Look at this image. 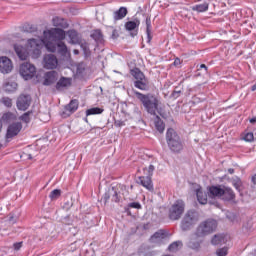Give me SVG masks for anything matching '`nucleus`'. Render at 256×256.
I'll use <instances>...</instances> for the list:
<instances>
[{
  "instance_id": "5fc2aeb1",
  "label": "nucleus",
  "mask_w": 256,
  "mask_h": 256,
  "mask_svg": "<svg viewBox=\"0 0 256 256\" xmlns=\"http://www.w3.org/2000/svg\"><path fill=\"white\" fill-rule=\"evenodd\" d=\"M10 223H15L17 221L13 216L9 218Z\"/></svg>"
},
{
  "instance_id": "8fccbe9b",
  "label": "nucleus",
  "mask_w": 256,
  "mask_h": 256,
  "mask_svg": "<svg viewBox=\"0 0 256 256\" xmlns=\"http://www.w3.org/2000/svg\"><path fill=\"white\" fill-rule=\"evenodd\" d=\"M179 93H181V91H174L172 93V97H175V98L179 97Z\"/></svg>"
},
{
  "instance_id": "4c0bfd02",
  "label": "nucleus",
  "mask_w": 256,
  "mask_h": 256,
  "mask_svg": "<svg viewBox=\"0 0 256 256\" xmlns=\"http://www.w3.org/2000/svg\"><path fill=\"white\" fill-rule=\"evenodd\" d=\"M50 199L55 200V199H59V197H61V190L59 189H55L53 190L50 195H49Z\"/></svg>"
},
{
  "instance_id": "e2e57ef3",
  "label": "nucleus",
  "mask_w": 256,
  "mask_h": 256,
  "mask_svg": "<svg viewBox=\"0 0 256 256\" xmlns=\"http://www.w3.org/2000/svg\"><path fill=\"white\" fill-rule=\"evenodd\" d=\"M0 149H1V145H0Z\"/></svg>"
},
{
  "instance_id": "9d476101",
  "label": "nucleus",
  "mask_w": 256,
  "mask_h": 256,
  "mask_svg": "<svg viewBox=\"0 0 256 256\" xmlns=\"http://www.w3.org/2000/svg\"><path fill=\"white\" fill-rule=\"evenodd\" d=\"M31 105V96L27 94H22L17 99V108L20 111H27Z\"/></svg>"
},
{
  "instance_id": "bb28decb",
  "label": "nucleus",
  "mask_w": 256,
  "mask_h": 256,
  "mask_svg": "<svg viewBox=\"0 0 256 256\" xmlns=\"http://www.w3.org/2000/svg\"><path fill=\"white\" fill-rule=\"evenodd\" d=\"M131 75L132 77H134V79H136V81H143L144 79H147V77H145V74H143V72H141V70H139L138 68H135L131 71Z\"/></svg>"
},
{
  "instance_id": "6e6552de",
  "label": "nucleus",
  "mask_w": 256,
  "mask_h": 256,
  "mask_svg": "<svg viewBox=\"0 0 256 256\" xmlns=\"http://www.w3.org/2000/svg\"><path fill=\"white\" fill-rule=\"evenodd\" d=\"M42 65L44 69H57L59 60L55 54H46L43 58Z\"/></svg>"
},
{
  "instance_id": "0eeeda50",
  "label": "nucleus",
  "mask_w": 256,
  "mask_h": 256,
  "mask_svg": "<svg viewBox=\"0 0 256 256\" xmlns=\"http://www.w3.org/2000/svg\"><path fill=\"white\" fill-rule=\"evenodd\" d=\"M19 73L25 81H29V79H33V77H35V73H37V68H35V65L29 62H25L20 65Z\"/></svg>"
},
{
  "instance_id": "ddd939ff",
  "label": "nucleus",
  "mask_w": 256,
  "mask_h": 256,
  "mask_svg": "<svg viewBox=\"0 0 256 256\" xmlns=\"http://www.w3.org/2000/svg\"><path fill=\"white\" fill-rule=\"evenodd\" d=\"M202 243H203V237L197 235V232H195L191 236L188 246L190 247V249H199Z\"/></svg>"
},
{
  "instance_id": "ea45409f",
  "label": "nucleus",
  "mask_w": 256,
  "mask_h": 256,
  "mask_svg": "<svg viewBox=\"0 0 256 256\" xmlns=\"http://www.w3.org/2000/svg\"><path fill=\"white\" fill-rule=\"evenodd\" d=\"M229 252V249L227 247L219 248L216 250L217 256H227V253Z\"/></svg>"
},
{
  "instance_id": "7c9ffc66",
  "label": "nucleus",
  "mask_w": 256,
  "mask_h": 256,
  "mask_svg": "<svg viewBox=\"0 0 256 256\" xmlns=\"http://www.w3.org/2000/svg\"><path fill=\"white\" fill-rule=\"evenodd\" d=\"M139 25H140L139 20L128 21L125 24V28L127 31H134V29H137V27H139Z\"/></svg>"
},
{
  "instance_id": "412c9836",
  "label": "nucleus",
  "mask_w": 256,
  "mask_h": 256,
  "mask_svg": "<svg viewBox=\"0 0 256 256\" xmlns=\"http://www.w3.org/2000/svg\"><path fill=\"white\" fill-rule=\"evenodd\" d=\"M52 23L54 27H62V29H67L69 27V24L67 23V20L59 17H54L52 19Z\"/></svg>"
},
{
  "instance_id": "aec40b11",
  "label": "nucleus",
  "mask_w": 256,
  "mask_h": 256,
  "mask_svg": "<svg viewBox=\"0 0 256 256\" xmlns=\"http://www.w3.org/2000/svg\"><path fill=\"white\" fill-rule=\"evenodd\" d=\"M192 11H196L197 13H205L209 11V3L204 2L202 4H196L191 7Z\"/></svg>"
},
{
  "instance_id": "a18cd8bd",
  "label": "nucleus",
  "mask_w": 256,
  "mask_h": 256,
  "mask_svg": "<svg viewBox=\"0 0 256 256\" xmlns=\"http://www.w3.org/2000/svg\"><path fill=\"white\" fill-rule=\"evenodd\" d=\"M14 251H19L23 247V242H16L13 244Z\"/></svg>"
},
{
  "instance_id": "3c124183",
  "label": "nucleus",
  "mask_w": 256,
  "mask_h": 256,
  "mask_svg": "<svg viewBox=\"0 0 256 256\" xmlns=\"http://www.w3.org/2000/svg\"><path fill=\"white\" fill-rule=\"evenodd\" d=\"M112 38L117 39V31L116 30H113Z\"/></svg>"
},
{
  "instance_id": "680f3d73",
  "label": "nucleus",
  "mask_w": 256,
  "mask_h": 256,
  "mask_svg": "<svg viewBox=\"0 0 256 256\" xmlns=\"http://www.w3.org/2000/svg\"><path fill=\"white\" fill-rule=\"evenodd\" d=\"M28 159H33V156L31 154H28Z\"/></svg>"
},
{
  "instance_id": "6ab92c4d",
  "label": "nucleus",
  "mask_w": 256,
  "mask_h": 256,
  "mask_svg": "<svg viewBox=\"0 0 256 256\" xmlns=\"http://www.w3.org/2000/svg\"><path fill=\"white\" fill-rule=\"evenodd\" d=\"M79 109V102L77 100H72L68 105L65 107V111L67 115H71V113H75Z\"/></svg>"
},
{
  "instance_id": "7ed1b4c3",
  "label": "nucleus",
  "mask_w": 256,
  "mask_h": 256,
  "mask_svg": "<svg viewBox=\"0 0 256 256\" xmlns=\"http://www.w3.org/2000/svg\"><path fill=\"white\" fill-rule=\"evenodd\" d=\"M166 142L170 151L173 153H180V151H183V141H181V137H179V134H177L173 128L167 130Z\"/></svg>"
},
{
  "instance_id": "13d9d810",
  "label": "nucleus",
  "mask_w": 256,
  "mask_h": 256,
  "mask_svg": "<svg viewBox=\"0 0 256 256\" xmlns=\"http://www.w3.org/2000/svg\"><path fill=\"white\" fill-rule=\"evenodd\" d=\"M240 186H241L240 183H235V184H234V187H235L236 189H239Z\"/></svg>"
},
{
  "instance_id": "f8f14e48",
  "label": "nucleus",
  "mask_w": 256,
  "mask_h": 256,
  "mask_svg": "<svg viewBox=\"0 0 256 256\" xmlns=\"http://www.w3.org/2000/svg\"><path fill=\"white\" fill-rule=\"evenodd\" d=\"M59 79V73L56 71H50L44 74L43 85L49 86L53 85Z\"/></svg>"
},
{
  "instance_id": "e433bc0d",
  "label": "nucleus",
  "mask_w": 256,
  "mask_h": 256,
  "mask_svg": "<svg viewBox=\"0 0 256 256\" xmlns=\"http://www.w3.org/2000/svg\"><path fill=\"white\" fill-rule=\"evenodd\" d=\"M143 171L144 175H146L147 177H152L153 171H155V167L153 166V164H150L148 168H143Z\"/></svg>"
},
{
  "instance_id": "1a4fd4ad",
  "label": "nucleus",
  "mask_w": 256,
  "mask_h": 256,
  "mask_svg": "<svg viewBox=\"0 0 256 256\" xmlns=\"http://www.w3.org/2000/svg\"><path fill=\"white\" fill-rule=\"evenodd\" d=\"M21 129H23V125L20 122L10 124L7 128L6 139H13V137H17V135L21 133Z\"/></svg>"
},
{
  "instance_id": "f257e3e1",
  "label": "nucleus",
  "mask_w": 256,
  "mask_h": 256,
  "mask_svg": "<svg viewBox=\"0 0 256 256\" xmlns=\"http://www.w3.org/2000/svg\"><path fill=\"white\" fill-rule=\"evenodd\" d=\"M66 33L61 28H51L43 32L42 39L32 38L28 40L27 48L21 44H15L14 50L16 55L21 61H27L29 55H32L33 59H38L41 56V49L46 47L50 53L57 51V43L64 41Z\"/></svg>"
},
{
  "instance_id": "f3484780",
  "label": "nucleus",
  "mask_w": 256,
  "mask_h": 256,
  "mask_svg": "<svg viewBox=\"0 0 256 256\" xmlns=\"http://www.w3.org/2000/svg\"><path fill=\"white\" fill-rule=\"evenodd\" d=\"M134 87H136V89H140V91H148L149 90V80L147 78L144 80H135Z\"/></svg>"
},
{
  "instance_id": "c85d7f7f",
  "label": "nucleus",
  "mask_w": 256,
  "mask_h": 256,
  "mask_svg": "<svg viewBox=\"0 0 256 256\" xmlns=\"http://www.w3.org/2000/svg\"><path fill=\"white\" fill-rule=\"evenodd\" d=\"M165 237H166L165 232L163 230H160V231L154 233V235L150 238V241L152 243H158V241L165 239Z\"/></svg>"
},
{
  "instance_id": "20e7f679",
  "label": "nucleus",
  "mask_w": 256,
  "mask_h": 256,
  "mask_svg": "<svg viewBox=\"0 0 256 256\" xmlns=\"http://www.w3.org/2000/svg\"><path fill=\"white\" fill-rule=\"evenodd\" d=\"M217 229V221L214 219H208L201 222L196 229V235L199 237H206V235H211Z\"/></svg>"
},
{
  "instance_id": "4468645a",
  "label": "nucleus",
  "mask_w": 256,
  "mask_h": 256,
  "mask_svg": "<svg viewBox=\"0 0 256 256\" xmlns=\"http://www.w3.org/2000/svg\"><path fill=\"white\" fill-rule=\"evenodd\" d=\"M66 35L69 38L68 43L71 45H79V43H81V38L79 37V33H77V31L69 30L66 32Z\"/></svg>"
},
{
  "instance_id": "5701e85b",
  "label": "nucleus",
  "mask_w": 256,
  "mask_h": 256,
  "mask_svg": "<svg viewBox=\"0 0 256 256\" xmlns=\"http://www.w3.org/2000/svg\"><path fill=\"white\" fill-rule=\"evenodd\" d=\"M222 199H224V201H233V199H235V192H233L231 188H224Z\"/></svg>"
},
{
  "instance_id": "09e8293b",
  "label": "nucleus",
  "mask_w": 256,
  "mask_h": 256,
  "mask_svg": "<svg viewBox=\"0 0 256 256\" xmlns=\"http://www.w3.org/2000/svg\"><path fill=\"white\" fill-rule=\"evenodd\" d=\"M112 191H113L112 199L115 201V203H117V201H119V197L117 196V191H115V188H112Z\"/></svg>"
},
{
  "instance_id": "393cba45",
  "label": "nucleus",
  "mask_w": 256,
  "mask_h": 256,
  "mask_svg": "<svg viewBox=\"0 0 256 256\" xmlns=\"http://www.w3.org/2000/svg\"><path fill=\"white\" fill-rule=\"evenodd\" d=\"M57 48H58V53L62 55V57L67 56V54L69 53V50L67 49V45L65 44V42H63V40L56 43V49Z\"/></svg>"
},
{
  "instance_id": "dca6fc26",
  "label": "nucleus",
  "mask_w": 256,
  "mask_h": 256,
  "mask_svg": "<svg viewBox=\"0 0 256 256\" xmlns=\"http://www.w3.org/2000/svg\"><path fill=\"white\" fill-rule=\"evenodd\" d=\"M127 13L128 11L126 7H120L113 13L114 21H121V19H125V17H127Z\"/></svg>"
},
{
  "instance_id": "49530a36",
  "label": "nucleus",
  "mask_w": 256,
  "mask_h": 256,
  "mask_svg": "<svg viewBox=\"0 0 256 256\" xmlns=\"http://www.w3.org/2000/svg\"><path fill=\"white\" fill-rule=\"evenodd\" d=\"M83 71H85V64L80 63L77 66V73H83Z\"/></svg>"
},
{
  "instance_id": "b1692460",
  "label": "nucleus",
  "mask_w": 256,
  "mask_h": 256,
  "mask_svg": "<svg viewBox=\"0 0 256 256\" xmlns=\"http://www.w3.org/2000/svg\"><path fill=\"white\" fill-rule=\"evenodd\" d=\"M3 89L6 93H13L14 91H17V83L13 81H6L3 84Z\"/></svg>"
},
{
  "instance_id": "603ef678",
  "label": "nucleus",
  "mask_w": 256,
  "mask_h": 256,
  "mask_svg": "<svg viewBox=\"0 0 256 256\" xmlns=\"http://www.w3.org/2000/svg\"><path fill=\"white\" fill-rule=\"evenodd\" d=\"M252 125H256V117L250 119Z\"/></svg>"
},
{
  "instance_id": "6e6d98bb",
  "label": "nucleus",
  "mask_w": 256,
  "mask_h": 256,
  "mask_svg": "<svg viewBox=\"0 0 256 256\" xmlns=\"http://www.w3.org/2000/svg\"><path fill=\"white\" fill-rule=\"evenodd\" d=\"M200 69H205V71H207V66L205 64H201Z\"/></svg>"
},
{
  "instance_id": "a878e982",
  "label": "nucleus",
  "mask_w": 256,
  "mask_h": 256,
  "mask_svg": "<svg viewBox=\"0 0 256 256\" xmlns=\"http://www.w3.org/2000/svg\"><path fill=\"white\" fill-rule=\"evenodd\" d=\"M196 197L201 205H207V194L201 189H197Z\"/></svg>"
},
{
  "instance_id": "a211bd4d",
  "label": "nucleus",
  "mask_w": 256,
  "mask_h": 256,
  "mask_svg": "<svg viewBox=\"0 0 256 256\" xmlns=\"http://www.w3.org/2000/svg\"><path fill=\"white\" fill-rule=\"evenodd\" d=\"M224 189L221 186H211L209 188L210 197H222Z\"/></svg>"
},
{
  "instance_id": "9b49d317",
  "label": "nucleus",
  "mask_w": 256,
  "mask_h": 256,
  "mask_svg": "<svg viewBox=\"0 0 256 256\" xmlns=\"http://www.w3.org/2000/svg\"><path fill=\"white\" fill-rule=\"evenodd\" d=\"M13 71V62L8 57H0V73L4 75Z\"/></svg>"
},
{
  "instance_id": "473e14b6",
  "label": "nucleus",
  "mask_w": 256,
  "mask_h": 256,
  "mask_svg": "<svg viewBox=\"0 0 256 256\" xmlns=\"http://www.w3.org/2000/svg\"><path fill=\"white\" fill-rule=\"evenodd\" d=\"M103 113V108L94 107L86 110V115L89 117V115H101Z\"/></svg>"
},
{
  "instance_id": "37998d69",
  "label": "nucleus",
  "mask_w": 256,
  "mask_h": 256,
  "mask_svg": "<svg viewBox=\"0 0 256 256\" xmlns=\"http://www.w3.org/2000/svg\"><path fill=\"white\" fill-rule=\"evenodd\" d=\"M30 115H31V112H26V113H24V114L20 117L21 121H24V123H29V121H31Z\"/></svg>"
},
{
  "instance_id": "79ce46f5",
  "label": "nucleus",
  "mask_w": 256,
  "mask_h": 256,
  "mask_svg": "<svg viewBox=\"0 0 256 256\" xmlns=\"http://www.w3.org/2000/svg\"><path fill=\"white\" fill-rule=\"evenodd\" d=\"M1 102L3 105H5V107H11L13 105V101L9 97L2 98Z\"/></svg>"
},
{
  "instance_id": "39448f33",
  "label": "nucleus",
  "mask_w": 256,
  "mask_h": 256,
  "mask_svg": "<svg viewBox=\"0 0 256 256\" xmlns=\"http://www.w3.org/2000/svg\"><path fill=\"white\" fill-rule=\"evenodd\" d=\"M197 221H199V214L193 210L188 211L181 221L182 231H189L191 227L197 225Z\"/></svg>"
},
{
  "instance_id": "2f4dec72",
  "label": "nucleus",
  "mask_w": 256,
  "mask_h": 256,
  "mask_svg": "<svg viewBox=\"0 0 256 256\" xmlns=\"http://www.w3.org/2000/svg\"><path fill=\"white\" fill-rule=\"evenodd\" d=\"M91 37L96 43H103V34L101 33V30L93 31Z\"/></svg>"
},
{
  "instance_id": "f03ea898",
  "label": "nucleus",
  "mask_w": 256,
  "mask_h": 256,
  "mask_svg": "<svg viewBox=\"0 0 256 256\" xmlns=\"http://www.w3.org/2000/svg\"><path fill=\"white\" fill-rule=\"evenodd\" d=\"M134 94L142 103L143 107L147 113H149V115H157L159 105H161V100H159V97L152 93L143 94L137 91H134Z\"/></svg>"
},
{
  "instance_id": "58836bf2",
  "label": "nucleus",
  "mask_w": 256,
  "mask_h": 256,
  "mask_svg": "<svg viewBox=\"0 0 256 256\" xmlns=\"http://www.w3.org/2000/svg\"><path fill=\"white\" fill-rule=\"evenodd\" d=\"M80 47H81V49L83 50L84 55H85L86 57L90 55L91 52L89 51V44H87L86 42H84V43H81Z\"/></svg>"
},
{
  "instance_id": "c9c22d12",
  "label": "nucleus",
  "mask_w": 256,
  "mask_h": 256,
  "mask_svg": "<svg viewBox=\"0 0 256 256\" xmlns=\"http://www.w3.org/2000/svg\"><path fill=\"white\" fill-rule=\"evenodd\" d=\"M146 33H147V37H148V43H151V19L147 18L146 19Z\"/></svg>"
},
{
  "instance_id": "2eb2a0df",
  "label": "nucleus",
  "mask_w": 256,
  "mask_h": 256,
  "mask_svg": "<svg viewBox=\"0 0 256 256\" xmlns=\"http://www.w3.org/2000/svg\"><path fill=\"white\" fill-rule=\"evenodd\" d=\"M138 181L142 187L147 189L148 191H153V182L151 181L150 176H140Z\"/></svg>"
},
{
  "instance_id": "c03bdc74",
  "label": "nucleus",
  "mask_w": 256,
  "mask_h": 256,
  "mask_svg": "<svg viewBox=\"0 0 256 256\" xmlns=\"http://www.w3.org/2000/svg\"><path fill=\"white\" fill-rule=\"evenodd\" d=\"M132 209H141V204L139 202H132L129 204Z\"/></svg>"
},
{
  "instance_id": "bf43d9fd",
  "label": "nucleus",
  "mask_w": 256,
  "mask_h": 256,
  "mask_svg": "<svg viewBox=\"0 0 256 256\" xmlns=\"http://www.w3.org/2000/svg\"><path fill=\"white\" fill-rule=\"evenodd\" d=\"M115 125H117L118 127H121V125H123V122H115Z\"/></svg>"
},
{
  "instance_id": "052dcab7",
  "label": "nucleus",
  "mask_w": 256,
  "mask_h": 256,
  "mask_svg": "<svg viewBox=\"0 0 256 256\" xmlns=\"http://www.w3.org/2000/svg\"><path fill=\"white\" fill-rule=\"evenodd\" d=\"M73 53L74 55H79V50H74Z\"/></svg>"
},
{
  "instance_id": "4d7b16f0",
  "label": "nucleus",
  "mask_w": 256,
  "mask_h": 256,
  "mask_svg": "<svg viewBox=\"0 0 256 256\" xmlns=\"http://www.w3.org/2000/svg\"><path fill=\"white\" fill-rule=\"evenodd\" d=\"M253 184L256 185V174L252 177Z\"/></svg>"
},
{
  "instance_id": "423d86ee",
  "label": "nucleus",
  "mask_w": 256,
  "mask_h": 256,
  "mask_svg": "<svg viewBox=\"0 0 256 256\" xmlns=\"http://www.w3.org/2000/svg\"><path fill=\"white\" fill-rule=\"evenodd\" d=\"M183 213H185V202L183 200H177L169 210V219L171 221H177L181 219Z\"/></svg>"
},
{
  "instance_id": "72a5a7b5",
  "label": "nucleus",
  "mask_w": 256,
  "mask_h": 256,
  "mask_svg": "<svg viewBox=\"0 0 256 256\" xmlns=\"http://www.w3.org/2000/svg\"><path fill=\"white\" fill-rule=\"evenodd\" d=\"M181 247H183V243H181V241H177L170 244L168 250L171 251L172 253H175L176 251H179Z\"/></svg>"
},
{
  "instance_id": "cd10ccee",
  "label": "nucleus",
  "mask_w": 256,
  "mask_h": 256,
  "mask_svg": "<svg viewBox=\"0 0 256 256\" xmlns=\"http://www.w3.org/2000/svg\"><path fill=\"white\" fill-rule=\"evenodd\" d=\"M154 125H155V129H157L159 133H163V131H165V123H163V120H161L159 116L155 117Z\"/></svg>"
},
{
  "instance_id": "a19ab883",
  "label": "nucleus",
  "mask_w": 256,
  "mask_h": 256,
  "mask_svg": "<svg viewBox=\"0 0 256 256\" xmlns=\"http://www.w3.org/2000/svg\"><path fill=\"white\" fill-rule=\"evenodd\" d=\"M244 141H247L248 143H251L255 139V136L253 135V132H248L243 137Z\"/></svg>"
},
{
  "instance_id": "4be33fe9",
  "label": "nucleus",
  "mask_w": 256,
  "mask_h": 256,
  "mask_svg": "<svg viewBox=\"0 0 256 256\" xmlns=\"http://www.w3.org/2000/svg\"><path fill=\"white\" fill-rule=\"evenodd\" d=\"M71 85V78H65L62 77L56 84V89L58 91H61V89H64V87H70Z\"/></svg>"
},
{
  "instance_id": "c756f323",
  "label": "nucleus",
  "mask_w": 256,
  "mask_h": 256,
  "mask_svg": "<svg viewBox=\"0 0 256 256\" xmlns=\"http://www.w3.org/2000/svg\"><path fill=\"white\" fill-rule=\"evenodd\" d=\"M211 243L212 245H222V243H225V235L223 234L214 235Z\"/></svg>"
},
{
  "instance_id": "864d4df0",
  "label": "nucleus",
  "mask_w": 256,
  "mask_h": 256,
  "mask_svg": "<svg viewBox=\"0 0 256 256\" xmlns=\"http://www.w3.org/2000/svg\"><path fill=\"white\" fill-rule=\"evenodd\" d=\"M228 173H230V175H233V173H235V169L229 168V169H228Z\"/></svg>"
},
{
  "instance_id": "de8ad7c7",
  "label": "nucleus",
  "mask_w": 256,
  "mask_h": 256,
  "mask_svg": "<svg viewBox=\"0 0 256 256\" xmlns=\"http://www.w3.org/2000/svg\"><path fill=\"white\" fill-rule=\"evenodd\" d=\"M181 63H183L181 59L175 58L173 65L174 67H181Z\"/></svg>"
},
{
  "instance_id": "f704fd0d",
  "label": "nucleus",
  "mask_w": 256,
  "mask_h": 256,
  "mask_svg": "<svg viewBox=\"0 0 256 256\" xmlns=\"http://www.w3.org/2000/svg\"><path fill=\"white\" fill-rule=\"evenodd\" d=\"M2 121H4V123H11V121H15V114L11 112L3 114Z\"/></svg>"
}]
</instances>
